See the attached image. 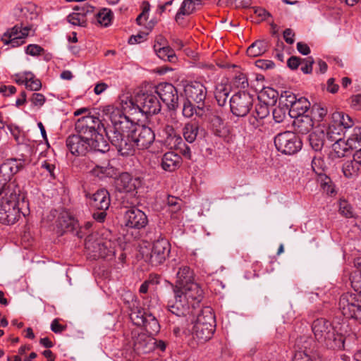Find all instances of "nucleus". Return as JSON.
I'll use <instances>...</instances> for the list:
<instances>
[{
  "label": "nucleus",
  "instance_id": "obj_1",
  "mask_svg": "<svg viewBox=\"0 0 361 361\" xmlns=\"http://www.w3.org/2000/svg\"><path fill=\"white\" fill-rule=\"evenodd\" d=\"M119 102L114 104L107 105L102 109H94L92 112V159H96L98 153L105 154L109 151V145L106 137L109 135L103 123L107 117L110 119L113 131L111 133H120L128 137L132 134L137 123L133 121L127 115ZM128 114H130L128 112Z\"/></svg>",
  "mask_w": 361,
  "mask_h": 361
},
{
  "label": "nucleus",
  "instance_id": "obj_2",
  "mask_svg": "<svg viewBox=\"0 0 361 361\" xmlns=\"http://www.w3.org/2000/svg\"><path fill=\"white\" fill-rule=\"evenodd\" d=\"M23 200L20 188L14 182L4 186L0 191V223L13 224L20 217L18 203L20 199Z\"/></svg>",
  "mask_w": 361,
  "mask_h": 361
},
{
  "label": "nucleus",
  "instance_id": "obj_3",
  "mask_svg": "<svg viewBox=\"0 0 361 361\" xmlns=\"http://www.w3.org/2000/svg\"><path fill=\"white\" fill-rule=\"evenodd\" d=\"M312 330L316 340L328 348L344 349L345 343L350 340V336L345 337L338 334L331 323L324 318L315 319L312 322Z\"/></svg>",
  "mask_w": 361,
  "mask_h": 361
},
{
  "label": "nucleus",
  "instance_id": "obj_4",
  "mask_svg": "<svg viewBox=\"0 0 361 361\" xmlns=\"http://www.w3.org/2000/svg\"><path fill=\"white\" fill-rule=\"evenodd\" d=\"M121 104L130 114L140 112L145 115H151L156 114L161 110L160 102L152 93L138 94L135 102L127 96L121 97Z\"/></svg>",
  "mask_w": 361,
  "mask_h": 361
},
{
  "label": "nucleus",
  "instance_id": "obj_5",
  "mask_svg": "<svg viewBox=\"0 0 361 361\" xmlns=\"http://www.w3.org/2000/svg\"><path fill=\"white\" fill-rule=\"evenodd\" d=\"M171 286L172 289L178 288L190 294V296L193 298L197 300L203 298V290L195 281L194 273L188 266L183 265L178 268L176 282Z\"/></svg>",
  "mask_w": 361,
  "mask_h": 361
},
{
  "label": "nucleus",
  "instance_id": "obj_6",
  "mask_svg": "<svg viewBox=\"0 0 361 361\" xmlns=\"http://www.w3.org/2000/svg\"><path fill=\"white\" fill-rule=\"evenodd\" d=\"M173 293V299L169 300L167 307L170 312L177 317H187L190 314H194L193 310H190V306L192 309L198 305L202 300H197L190 296V294L185 291L176 289H172Z\"/></svg>",
  "mask_w": 361,
  "mask_h": 361
},
{
  "label": "nucleus",
  "instance_id": "obj_7",
  "mask_svg": "<svg viewBox=\"0 0 361 361\" xmlns=\"http://www.w3.org/2000/svg\"><path fill=\"white\" fill-rule=\"evenodd\" d=\"M171 252V245L165 238L154 241L150 247H141L140 255L143 259L152 266H159L163 264Z\"/></svg>",
  "mask_w": 361,
  "mask_h": 361
},
{
  "label": "nucleus",
  "instance_id": "obj_8",
  "mask_svg": "<svg viewBox=\"0 0 361 361\" xmlns=\"http://www.w3.org/2000/svg\"><path fill=\"white\" fill-rule=\"evenodd\" d=\"M130 318L132 322L138 326L145 328L149 334H156L159 331L160 325L156 317L150 311L136 307L131 310Z\"/></svg>",
  "mask_w": 361,
  "mask_h": 361
},
{
  "label": "nucleus",
  "instance_id": "obj_9",
  "mask_svg": "<svg viewBox=\"0 0 361 361\" xmlns=\"http://www.w3.org/2000/svg\"><path fill=\"white\" fill-rule=\"evenodd\" d=\"M338 307L344 317L356 319L361 324V300L356 295L351 293L343 294Z\"/></svg>",
  "mask_w": 361,
  "mask_h": 361
},
{
  "label": "nucleus",
  "instance_id": "obj_10",
  "mask_svg": "<svg viewBox=\"0 0 361 361\" xmlns=\"http://www.w3.org/2000/svg\"><path fill=\"white\" fill-rule=\"evenodd\" d=\"M274 145L284 154H294L302 148V142L293 132L286 131L278 134L274 138Z\"/></svg>",
  "mask_w": 361,
  "mask_h": 361
},
{
  "label": "nucleus",
  "instance_id": "obj_11",
  "mask_svg": "<svg viewBox=\"0 0 361 361\" xmlns=\"http://www.w3.org/2000/svg\"><path fill=\"white\" fill-rule=\"evenodd\" d=\"M254 98L247 92H238L230 99L231 113L237 117H245L248 114L253 106Z\"/></svg>",
  "mask_w": 361,
  "mask_h": 361
},
{
  "label": "nucleus",
  "instance_id": "obj_12",
  "mask_svg": "<svg viewBox=\"0 0 361 361\" xmlns=\"http://www.w3.org/2000/svg\"><path fill=\"white\" fill-rule=\"evenodd\" d=\"M155 93L169 110H176L178 108V91L172 84L169 82L159 83L155 87Z\"/></svg>",
  "mask_w": 361,
  "mask_h": 361
},
{
  "label": "nucleus",
  "instance_id": "obj_13",
  "mask_svg": "<svg viewBox=\"0 0 361 361\" xmlns=\"http://www.w3.org/2000/svg\"><path fill=\"white\" fill-rule=\"evenodd\" d=\"M130 134V139L140 149L149 148L154 141L155 135L152 129L145 126L137 125Z\"/></svg>",
  "mask_w": 361,
  "mask_h": 361
},
{
  "label": "nucleus",
  "instance_id": "obj_14",
  "mask_svg": "<svg viewBox=\"0 0 361 361\" xmlns=\"http://www.w3.org/2000/svg\"><path fill=\"white\" fill-rule=\"evenodd\" d=\"M123 222L125 226L129 228L140 230L147 225L148 219L144 212L136 207H132L126 211Z\"/></svg>",
  "mask_w": 361,
  "mask_h": 361
},
{
  "label": "nucleus",
  "instance_id": "obj_15",
  "mask_svg": "<svg viewBox=\"0 0 361 361\" xmlns=\"http://www.w3.org/2000/svg\"><path fill=\"white\" fill-rule=\"evenodd\" d=\"M30 27L16 25L4 34L1 40L5 44H11L12 47H17L22 45L25 41L24 39L28 35Z\"/></svg>",
  "mask_w": 361,
  "mask_h": 361
},
{
  "label": "nucleus",
  "instance_id": "obj_16",
  "mask_svg": "<svg viewBox=\"0 0 361 361\" xmlns=\"http://www.w3.org/2000/svg\"><path fill=\"white\" fill-rule=\"evenodd\" d=\"M111 144L115 146L119 154L123 157L133 155L135 149V144L127 135H123L120 133H111L107 135Z\"/></svg>",
  "mask_w": 361,
  "mask_h": 361
},
{
  "label": "nucleus",
  "instance_id": "obj_17",
  "mask_svg": "<svg viewBox=\"0 0 361 361\" xmlns=\"http://www.w3.org/2000/svg\"><path fill=\"white\" fill-rule=\"evenodd\" d=\"M90 137L70 135L66 140V146L73 154L85 157L90 147Z\"/></svg>",
  "mask_w": 361,
  "mask_h": 361
},
{
  "label": "nucleus",
  "instance_id": "obj_18",
  "mask_svg": "<svg viewBox=\"0 0 361 361\" xmlns=\"http://www.w3.org/2000/svg\"><path fill=\"white\" fill-rule=\"evenodd\" d=\"M184 92L187 99L193 101L197 104L204 106L207 97V88L200 82L193 81L185 86Z\"/></svg>",
  "mask_w": 361,
  "mask_h": 361
},
{
  "label": "nucleus",
  "instance_id": "obj_19",
  "mask_svg": "<svg viewBox=\"0 0 361 361\" xmlns=\"http://www.w3.org/2000/svg\"><path fill=\"white\" fill-rule=\"evenodd\" d=\"M26 159L23 157L18 159H6L0 166V178L8 181L20 170L23 169Z\"/></svg>",
  "mask_w": 361,
  "mask_h": 361
},
{
  "label": "nucleus",
  "instance_id": "obj_20",
  "mask_svg": "<svg viewBox=\"0 0 361 361\" xmlns=\"http://www.w3.org/2000/svg\"><path fill=\"white\" fill-rule=\"evenodd\" d=\"M114 244V242L106 238L97 239L94 242L93 245H92V248L93 249L92 250L93 252L92 257L95 259L99 257L106 258L113 256L115 253Z\"/></svg>",
  "mask_w": 361,
  "mask_h": 361
},
{
  "label": "nucleus",
  "instance_id": "obj_21",
  "mask_svg": "<svg viewBox=\"0 0 361 361\" xmlns=\"http://www.w3.org/2000/svg\"><path fill=\"white\" fill-rule=\"evenodd\" d=\"M116 188L120 192H130L140 187L142 180L140 178H133L128 173H122L116 179Z\"/></svg>",
  "mask_w": 361,
  "mask_h": 361
},
{
  "label": "nucleus",
  "instance_id": "obj_22",
  "mask_svg": "<svg viewBox=\"0 0 361 361\" xmlns=\"http://www.w3.org/2000/svg\"><path fill=\"white\" fill-rule=\"evenodd\" d=\"M349 148L356 149L358 148V146L354 145L353 140H349V138L347 141L343 139L337 140V141H335L332 145L331 149L329 153V157L333 160L343 157Z\"/></svg>",
  "mask_w": 361,
  "mask_h": 361
},
{
  "label": "nucleus",
  "instance_id": "obj_23",
  "mask_svg": "<svg viewBox=\"0 0 361 361\" xmlns=\"http://www.w3.org/2000/svg\"><path fill=\"white\" fill-rule=\"evenodd\" d=\"M134 350L137 353H147L152 349L153 338L145 334H138L132 338Z\"/></svg>",
  "mask_w": 361,
  "mask_h": 361
},
{
  "label": "nucleus",
  "instance_id": "obj_24",
  "mask_svg": "<svg viewBox=\"0 0 361 361\" xmlns=\"http://www.w3.org/2000/svg\"><path fill=\"white\" fill-rule=\"evenodd\" d=\"M214 330L215 326H202L194 323L192 334L194 339L197 340L198 343H203L212 337Z\"/></svg>",
  "mask_w": 361,
  "mask_h": 361
},
{
  "label": "nucleus",
  "instance_id": "obj_25",
  "mask_svg": "<svg viewBox=\"0 0 361 361\" xmlns=\"http://www.w3.org/2000/svg\"><path fill=\"white\" fill-rule=\"evenodd\" d=\"M110 205V197L106 189H100L92 195V208L97 210L107 209Z\"/></svg>",
  "mask_w": 361,
  "mask_h": 361
},
{
  "label": "nucleus",
  "instance_id": "obj_26",
  "mask_svg": "<svg viewBox=\"0 0 361 361\" xmlns=\"http://www.w3.org/2000/svg\"><path fill=\"white\" fill-rule=\"evenodd\" d=\"M181 164V157L173 152H168L163 155L161 166L163 170L172 172L178 169Z\"/></svg>",
  "mask_w": 361,
  "mask_h": 361
},
{
  "label": "nucleus",
  "instance_id": "obj_27",
  "mask_svg": "<svg viewBox=\"0 0 361 361\" xmlns=\"http://www.w3.org/2000/svg\"><path fill=\"white\" fill-rule=\"evenodd\" d=\"M310 107V102L305 97L297 98L289 109V115L292 118H298L300 116L305 115Z\"/></svg>",
  "mask_w": 361,
  "mask_h": 361
},
{
  "label": "nucleus",
  "instance_id": "obj_28",
  "mask_svg": "<svg viewBox=\"0 0 361 361\" xmlns=\"http://www.w3.org/2000/svg\"><path fill=\"white\" fill-rule=\"evenodd\" d=\"M205 113L206 110L204 106L197 104V106H195L192 103V101L188 99L183 103L182 114L185 118H190L194 115L198 118H202L205 115Z\"/></svg>",
  "mask_w": 361,
  "mask_h": 361
},
{
  "label": "nucleus",
  "instance_id": "obj_29",
  "mask_svg": "<svg viewBox=\"0 0 361 361\" xmlns=\"http://www.w3.org/2000/svg\"><path fill=\"white\" fill-rule=\"evenodd\" d=\"M162 137L166 145L171 148L176 147L182 143V138L176 135L173 128L170 125H166L162 130Z\"/></svg>",
  "mask_w": 361,
  "mask_h": 361
},
{
  "label": "nucleus",
  "instance_id": "obj_30",
  "mask_svg": "<svg viewBox=\"0 0 361 361\" xmlns=\"http://www.w3.org/2000/svg\"><path fill=\"white\" fill-rule=\"evenodd\" d=\"M306 343L307 341L301 350L296 351L293 361H317L319 359V353L311 349Z\"/></svg>",
  "mask_w": 361,
  "mask_h": 361
},
{
  "label": "nucleus",
  "instance_id": "obj_31",
  "mask_svg": "<svg viewBox=\"0 0 361 361\" xmlns=\"http://www.w3.org/2000/svg\"><path fill=\"white\" fill-rule=\"evenodd\" d=\"M315 125V123L312 116L309 114L300 116L295 118L294 121V126L298 133L306 134L309 133Z\"/></svg>",
  "mask_w": 361,
  "mask_h": 361
},
{
  "label": "nucleus",
  "instance_id": "obj_32",
  "mask_svg": "<svg viewBox=\"0 0 361 361\" xmlns=\"http://www.w3.org/2000/svg\"><path fill=\"white\" fill-rule=\"evenodd\" d=\"M361 171V166L355 159L348 160L343 163L342 166V172L343 176L348 179L357 178Z\"/></svg>",
  "mask_w": 361,
  "mask_h": 361
},
{
  "label": "nucleus",
  "instance_id": "obj_33",
  "mask_svg": "<svg viewBox=\"0 0 361 361\" xmlns=\"http://www.w3.org/2000/svg\"><path fill=\"white\" fill-rule=\"evenodd\" d=\"M78 222L68 212H62L56 221V226L61 230V234L66 232V230L73 231L77 227Z\"/></svg>",
  "mask_w": 361,
  "mask_h": 361
},
{
  "label": "nucleus",
  "instance_id": "obj_34",
  "mask_svg": "<svg viewBox=\"0 0 361 361\" xmlns=\"http://www.w3.org/2000/svg\"><path fill=\"white\" fill-rule=\"evenodd\" d=\"M231 92L230 87L223 81L215 86L214 97L220 106H224Z\"/></svg>",
  "mask_w": 361,
  "mask_h": 361
},
{
  "label": "nucleus",
  "instance_id": "obj_35",
  "mask_svg": "<svg viewBox=\"0 0 361 361\" xmlns=\"http://www.w3.org/2000/svg\"><path fill=\"white\" fill-rule=\"evenodd\" d=\"M195 324L200 325H209L216 326L215 317L212 310L209 307L203 308L197 315V318L194 322Z\"/></svg>",
  "mask_w": 361,
  "mask_h": 361
},
{
  "label": "nucleus",
  "instance_id": "obj_36",
  "mask_svg": "<svg viewBox=\"0 0 361 361\" xmlns=\"http://www.w3.org/2000/svg\"><path fill=\"white\" fill-rule=\"evenodd\" d=\"M268 50V42L264 39L257 40L247 49V54L250 57H257Z\"/></svg>",
  "mask_w": 361,
  "mask_h": 361
},
{
  "label": "nucleus",
  "instance_id": "obj_37",
  "mask_svg": "<svg viewBox=\"0 0 361 361\" xmlns=\"http://www.w3.org/2000/svg\"><path fill=\"white\" fill-rule=\"evenodd\" d=\"M200 126L195 123H187L183 128V135L185 140L192 143L197 139L199 133Z\"/></svg>",
  "mask_w": 361,
  "mask_h": 361
},
{
  "label": "nucleus",
  "instance_id": "obj_38",
  "mask_svg": "<svg viewBox=\"0 0 361 361\" xmlns=\"http://www.w3.org/2000/svg\"><path fill=\"white\" fill-rule=\"evenodd\" d=\"M105 161L102 166L96 164L95 167L92 170V175L102 179L105 177H111L114 174V169L109 166L108 159L106 158Z\"/></svg>",
  "mask_w": 361,
  "mask_h": 361
},
{
  "label": "nucleus",
  "instance_id": "obj_39",
  "mask_svg": "<svg viewBox=\"0 0 361 361\" xmlns=\"http://www.w3.org/2000/svg\"><path fill=\"white\" fill-rule=\"evenodd\" d=\"M96 23L102 27H108L110 25L112 18L113 13L109 8H101L95 16Z\"/></svg>",
  "mask_w": 361,
  "mask_h": 361
},
{
  "label": "nucleus",
  "instance_id": "obj_40",
  "mask_svg": "<svg viewBox=\"0 0 361 361\" xmlns=\"http://www.w3.org/2000/svg\"><path fill=\"white\" fill-rule=\"evenodd\" d=\"M325 133L323 130L312 132L309 135V141L314 151H320L324 145Z\"/></svg>",
  "mask_w": 361,
  "mask_h": 361
},
{
  "label": "nucleus",
  "instance_id": "obj_41",
  "mask_svg": "<svg viewBox=\"0 0 361 361\" xmlns=\"http://www.w3.org/2000/svg\"><path fill=\"white\" fill-rule=\"evenodd\" d=\"M332 122L338 126L343 128V130L353 126V121L352 118L343 112H335L332 114Z\"/></svg>",
  "mask_w": 361,
  "mask_h": 361
},
{
  "label": "nucleus",
  "instance_id": "obj_42",
  "mask_svg": "<svg viewBox=\"0 0 361 361\" xmlns=\"http://www.w3.org/2000/svg\"><path fill=\"white\" fill-rule=\"evenodd\" d=\"M75 130L78 136L90 135V117L84 116L79 118L75 123Z\"/></svg>",
  "mask_w": 361,
  "mask_h": 361
},
{
  "label": "nucleus",
  "instance_id": "obj_43",
  "mask_svg": "<svg viewBox=\"0 0 361 361\" xmlns=\"http://www.w3.org/2000/svg\"><path fill=\"white\" fill-rule=\"evenodd\" d=\"M343 133V128L338 126L334 122H331L326 130L325 137L330 142H335L337 141V140L342 139L341 135Z\"/></svg>",
  "mask_w": 361,
  "mask_h": 361
},
{
  "label": "nucleus",
  "instance_id": "obj_44",
  "mask_svg": "<svg viewBox=\"0 0 361 361\" xmlns=\"http://www.w3.org/2000/svg\"><path fill=\"white\" fill-rule=\"evenodd\" d=\"M154 50L157 52V56L164 60H167L170 62H175L176 60L174 51L169 47H163L157 49L155 45Z\"/></svg>",
  "mask_w": 361,
  "mask_h": 361
},
{
  "label": "nucleus",
  "instance_id": "obj_45",
  "mask_svg": "<svg viewBox=\"0 0 361 361\" xmlns=\"http://www.w3.org/2000/svg\"><path fill=\"white\" fill-rule=\"evenodd\" d=\"M195 11L196 9L193 6L191 0H184L176 15V20L177 21L180 18H182V16H189L193 13Z\"/></svg>",
  "mask_w": 361,
  "mask_h": 361
},
{
  "label": "nucleus",
  "instance_id": "obj_46",
  "mask_svg": "<svg viewBox=\"0 0 361 361\" xmlns=\"http://www.w3.org/2000/svg\"><path fill=\"white\" fill-rule=\"evenodd\" d=\"M67 18L68 21L74 25H80L83 27L87 25V17L84 16V12H73L71 14L68 15Z\"/></svg>",
  "mask_w": 361,
  "mask_h": 361
},
{
  "label": "nucleus",
  "instance_id": "obj_47",
  "mask_svg": "<svg viewBox=\"0 0 361 361\" xmlns=\"http://www.w3.org/2000/svg\"><path fill=\"white\" fill-rule=\"evenodd\" d=\"M26 88L32 91H37L42 87L41 81L35 78L34 74L31 72H25Z\"/></svg>",
  "mask_w": 361,
  "mask_h": 361
},
{
  "label": "nucleus",
  "instance_id": "obj_48",
  "mask_svg": "<svg viewBox=\"0 0 361 361\" xmlns=\"http://www.w3.org/2000/svg\"><path fill=\"white\" fill-rule=\"evenodd\" d=\"M255 115L261 120H264L269 114V109L267 104L259 102L255 105V110L252 111Z\"/></svg>",
  "mask_w": 361,
  "mask_h": 361
},
{
  "label": "nucleus",
  "instance_id": "obj_49",
  "mask_svg": "<svg viewBox=\"0 0 361 361\" xmlns=\"http://www.w3.org/2000/svg\"><path fill=\"white\" fill-rule=\"evenodd\" d=\"M311 166L312 171L319 176L323 174L326 168L325 163L321 157H314L311 162Z\"/></svg>",
  "mask_w": 361,
  "mask_h": 361
},
{
  "label": "nucleus",
  "instance_id": "obj_50",
  "mask_svg": "<svg viewBox=\"0 0 361 361\" xmlns=\"http://www.w3.org/2000/svg\"><path fill=\"white\" fill-rule=\"evenodd\" d=\"M326 110L319 106H313L310 111V116L312 117L315 123H318L322 121L323 118L326 115Z\"/></svg>",
  "mask_w": 361,
  "mask_h": 361
},
{
  "label": "nucleus",
  "instance_id": "obj_51",
  "mask_svg": "<svg viewBox=\"0 0 361 361\" xmlns=\"http://www.w3.org/2000/svg\"><path fill=\"white\" fill-rule=\"evenodd\" d=\"M297 97L295 94L292 93L290 91H283L281 94V101L284 104V105L288 108L289 109L292 106V104L295 102Z\"/></svg>",
  "mask_w": 361,
  "mask_h": 361
},
{
  "label": "nucleus",
  "instance_id": "obj_52",
  "mask_svg": "<svg viewBox=\"0 0 361 361\" xmlns=\"http://www.w3.org/2000/svg\"><path fill=\"white\" fill-rule=\"evenodd\" d=\"M350 280L353 289L361 295V272L353 273Z\"/></svg>",
  "mask_w": 361,
  "mask_h": 361
},
{
  "label": "nucleus",
  "instance_id": "obj_53",
  "mask_svg": "<svg viewBox=\"0 0 361 361\" xmlns=\"http://www.w3.org/2000/svg\"><path fill=\"white\" fill-rule=\"evenodd\" d=\"M339 212L347 218L352 217L353 214L351 205L345 200L340 201Z\"/></svg>",
  "mask_w": 361,
  "mask_h": 361
},
{
  "label": "nucleus",
  "instance_id": "obj_54",
  "mask_svg": "<svg viewBox=\"0 0 361 361\" xmlns=\"http://www.w3.org/2000/svg\"><path fill=\"white\" fill-rule=\"evenodd\" d=\"M247 123L250 129L256 130L263 126L264 121L257 118L255 114L252 112L247 118Z\"/></svg>",
  "mask_w": 361,
  "mask_h": 361
},
{
  "label": "nucleus",
  "instance_id": "obj_55",
  "mask_svg": "<svg viewBox=\"0 0 361 361\" xmlns=\"http://www.w3.org/2000/svg\"><path fill=\"white\" fill-rule=\"evenodd\" d=\"M314 63V61L312 57L310 56L306 59H302L301 64V71L305 74L311 73L312 71V65Z\"/></svg>",
  "mask_w": 361,
  "mask_h": 361
},
{
  "label": "nucleus",
  "instance_id": "obj_56",
  "mask_svg": "<svg viewBox=\"0 0 361 361\" xmlns=\"http://www.w3.org/2000/svg\"><path fill=\"white\" fill-rule=\"evenodd\" d=\"M44 51V49L37 44H29L25 49V53L32 56H39L43 54Z\"/></svg>",
  "mask_w": 361,
  "mask_h": 361
},
{
  "label": "nucleus",
  "instance_id": "obj_57",
  "mask_svg": "<svg viewBox=\"0 0 361 361\" xmlns=\"http://www.w3.org/2000/svg\"><path fill=\"white\" fill-rule=\"evenodd\" d=\"M234 85L240 89H245L248 87V81L245 75L240 73L234 78Z\"/></svg>",
  "mask_w": 361,
  "mask_h": 361
},
{
  "label": "nucleus",
  "instance_id": "obj_58",
  "mask_svg": "<svg viewBox=\"0 0 361 361\" xmlns=\"http://www.w3.org/2000/svg\"><path fill=\"white\" fill-rule=\"evenodd\" d=\"M30 100L33 105L41 107L44 105L46 98L41 93H32Z\"/></svg>",
  "mask_w": 361,
  "mask_h": 361
},
{
  "label": "nucleus",
  "instance_id": "obj_59",
  "mask_svg": "<svg viewBox=\"0 0 361 361\" xmlns=\"http://www.w3.org/2000/svg\"><path fill=\"white\" fill-rule=\"evenodd\" d=\"M349 140H353L354 145L361 147V126L355 127L353 129V133L349 137Z\"/></svg>",
  "mask_w": 361,
  "mask_h": 361
},
{
  "label": "nucleus",
  "instance_id": "obj_60",
  "mask_svg": "<svg viewBox=\"0 0 361 361\" xmlns=\"http://www.w3.org/2000/svg\"><path fill=\"white\" fill-rule=\"evenodd\" d=\"M264 95H267L269 98L270 101L269 102H271L272 104H274L277 100L278 93L273 88H264L262 92V96Z\"/></svg>",
  "mask_w": 361,
  "mask_h": 361
},
{
  "label": "nucleus",
  "instance_id": "obj_61",
  "mask_svg": "<svg viewBox=\"0 0 361 361\" xmlns=\"http://www.w3.org/2000/svg\"><path fill=\"white\" fill-rule=\"evenodd\" d=\"M254 13L258 17L261 18V20H266L268 17L271 16L269 12H268L265 8L262 7H252Z\"/></svg>",
  "mask_w": 361,
  "mask_h": 361
},
{
  "label": "nucleus",
  "instance_id": "obj_62",
  "mask_svg": "<svg viewBox=\"0 0 361 361\" xmlns=\"http://www.w3.org/2000/svg\"><path fill=\"white\" fill-rule=\"evenodd\" d=\"M286 117V114L283 109L278 107L273 111V118L276 123L282 122Z\"/></svg>",
  "mask_w": 361,
  "mask_h": 361
},
{
  "label": "nucleus",
  "instance_id": "obj_63",
  "mask_svg": "<svg viewBox=\"0 0 361 361\" xmlns=\"http://www.w3.org/2000/svg\"><path fill=\"white\" fill-rule=\"evenodd\" d=\"M302 59L298 56H291L288 59L287 65L292 69L295 70L301 64Z\"/></svg>",
  "mask_w": 361,
  "mask_h": 361
},
{
  "label": "nucleus",
  "instance_id": "obj_64",
  "mask_svg": "<svg viewBox=\"0 0 361 361\" xmlns=\"http://www.w3.org/2000/svg\"><path fill=\"white\" fill-rule=\"evenodd\" d=\"M350 105L355 110H361V94H356L350 98Z\"/></svg>",
  "mask_w": 361,
  "mask_h": 361
}]
</instances>
